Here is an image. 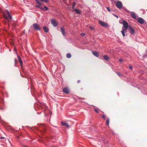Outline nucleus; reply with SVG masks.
Instances as JSON below:
<instances>
[{
	"label": "nucleus",
	"mask_w": 147,
	"mask_h": 147,
	"mask_svg": "<svg viewBox=\"0 0 147 147\" xmlns=\"http://www.w3.org/2000/svg\"><path fill=\"white\" fill-rule=\"evenodd\" d=\"M75 1H76V0H75Z\"/></svg>",
	"instance_id": "obj_41"
},
{
	"label": "nucleus",
	"mask_w": 147,
	"mask_h": 147,
	"mask_svg": "<svg viewBox=\"0 0 147 147\" xmlns=\"http://www.w3.org/2000/svg\"><path fill=\"white\" fill-rule=\"evenodd\" d=\"M117 74L120 77L122 76L119 72L117 73Z\"/></svg>",
	"instance_id": "obj_25"
},
{
	"label": "nucleus",
	"mask_w": 147,
	"mask_h": 147,
	"mask_svg": "<svg viewBox=\"0 0 147 147\" xmlns=\"http://www.w3.org/2000/svg\"><path fill=\"white\" fill-rule=\"evenodd\" d=\"M33 26L35 30L39 31L40 30V28L38 25L37 24L34 23L32 25Z\"/></svg>",
	"instance_id": "obj_3"
},
{
	"label": "nucleus",
	"mask_w": 147,
	"mask_h": 147,
	"mask_svg": "<svg viewBox=\"0 0 147 147\" xmlns=\"http://www.w3.org/2000/svg\"><path fill=\"white\" fill-rule=\"evenodd\" d=\"M92 53L93 54L94 56H96L97 57H98V52L95 51H92Z\"/></svg>",
	"instance_id": "obj_14"
},
{
	"label": "nucleus",
	"mask_w": 147,
	"mask_h": 147,
	"mask_svg": "<svg viewBox=\"0 0 147 147\" xmlns=\"http://www.w3.org/2000/svg\"><path fill=\"white\" fill-rule=\"evenodd\" d=\"M113 15L114 16H115V17H117V18H118V16H117V15H116L115 14H113Z\"/></svg>",
	"instance_id": "obj_34"
},
{
	"label": "nucleus",
	"mask_w": 147,
	"mask_h": 147,
	"mask_svg": "<svg viewBox=\"0 0 147 147\" xmlns=\"http://www.w3.org/2000/svg\"><path fill=\"white\" fill-rule=\"evenodd\" d=\"M129 68L130 69H132V67L131 66H129Z\"/></svg>",
	"instance_id": "obj_37"
},
{
	"label": "nucleus",
	"mask_w": 147,
	"mask_h": 147,
	"mask_svg": "<svg viewBox=\"0 0 147 147\" xmlns=\"http://www.w3.org/2000/svg\"><path fill=\"white\" fill-rule=\"evenodd\" d=\"M52 147H56V146H52Z\"/></svg>",
	"instance_id": "obj_40"
},
{
	"label": "nucleus",
	"mask_w": 147,
	"mask_h": 147,
	"mask_svg": "<svg viewBox=\"0 0 147 147\" xmlns=\"http://www.w3.org/2000/svg\"><path fill=\"white\" fill-rule=\"evenodd\" d=\"M76 2H75V1H73V4H72V8L73 9H75V8H74L75 6H76Z\"/></svg>",
	"instance_id": "obj_19"
},
{
	"label": "nucleus",
	"mask_w": 147,
	"mask_h": 147,
	"mask_svg": "<svg viewBox=\"0 0 147 147\" xmlns=\"http://www.w3.org/2000/svg\"><path fill=\"white\" fill-rule=\"evenodd\" d=\"M116 6L118 8L120 9L123 6L122 3L120 1H118L116 2Z\"/></svg>",
	"instance_id": "obj_5"
},
{
	"label": "nucleus",
	"mask_w": 147,
	"mask_h": 147,
	"mask_svg": "<svg viewBox=\"0 0 147 147\" xmlns=\"http://www.w3.org/2000/svg\"><path fill=\"white\" fill-rule=\"evenodd\" d=\"M137 21L140 24H143L144 22V20L141 18H138Z\"/></svg>",
	"instance_id": "obj_7"
},
{
	"label": "nucleus",
	"mask_w": 147,
	"mask_h": 147,
	"mask_svg": "<svg viewBox=\"0 0 147 147\" xmlns=\"http://www.w3.org/2000/svg\"><path fill=\"white\" fill-rule=\"evenodd\" d=\"M80 35L82 36H85V34L84 33H82Z\"/></svg>",
	"instance_id": "obj_27"
},
{
	"label": "nucleus",
	"mask_w": 147,
	"mask_h": 147,
	"mask_svg": "<svg viewBox=\"0 0 147 147\" xmlns=\"http://www.w3.org/2000/svg\"><path fill=\"white\" fill-rule=\"evenodd\" d=\"M61 125L65 126L66 127H69V125L66 122H61Z\"/></svg>",
	"instance_id": "obj_12"
},
{
	"label": "nucleus",
	"mask_w": 147,
	"mask_h": 147,
	"mask_svg": "<svg viewBox=\"0 0 147 147\" xmlns=\"http://www.w3.org/2000/svg\"><path fill=\"white\" fill-rule=\"evenodd\" d=\"M39 8L44 11V10H45L44 8H43L42 7H41V6H40V7Z\"/></svg>",
	"instance_id": "obj_28"
},
{
	"label": "nucleus",
	"mask_w": 147,
	"mask_h": 147,
	"mask_svg": "<svg viewBox=\"0 0 147 147\" xmlns=\"http://www.w3.org/2000/svg\"><path fill=\"white\" fill-rule=\"evenodd\" d=\"M44 31L46 32H48V28L46 26H44L43 28Z\"/></svg>",
	"instance_id": "obj_18"
},
{
	"label": "nucleus",
	"mask_w": 147,
	"mask_h": 147,
	"mask_svg": "<svg viewBox=\"0 0 147 147\" xmlns=\"http://www.w3.org/2000/svg\"><path fill=\"white\" fill-rule=\"evenodd\" d=\"M80 80H78V81H77V82H78V83H80Z\"/></svg>",
	"instance_id": "obj_38"
},
{
	"label": "nucleus",
	"mask_w": 147,
	"mask_h": 147,
	"mask_svg": "<svg viewBox=\"0 0 147 147\" xmlns=\"http://www.w3.org/2000/svg\"><path fill=\"white\" fill-rule=\"evenodd\" d=\"M119 22L120 24H122L123 25L124 27L125 28L124 29L127 30L128 29L129 25L127 22L126 21L122 19L121 20L119 21Z\"/></svg>",
	"instance_id": "obj_1"
},
{
	"label": "nucleus",
	"mask_w": 147,
	"mask_h": 147,
	"mask_svg": "<svg viewBox=\"0 0 147 147\" xmlns=\"http://www.w3.org/2000/svg\"><path fill=\"white\" fill-rule=\"evenodd\" d=\"M36 1L38 4L41 5V3L38 0H36Z\"/></svg>",
	"instance_id": "obj_22"
},
{
	"label": "nucleus",
	"mask_w": 147,
	"mask_h": 147,
	"mask_svg": "<svg viewBox=\"0 0 147 147\" xmlns=\"http://www.w3.org/2000/svg\"><path fill=\"white\" fill-rule=\"evenodd\" d=\"M44 8H45V9H44L45 10H44V11H46L47 10L49 9L47 7L45 6H44Z\"/></svg>",
	"instance_id": "obj_23"
},
{
	"label": "nucleus",
	"mask_w": 147,
	"mask_h": 147,
	"mask_svg": "<svg viewBox=\"0 0 147 147\" xmlns=\"http://www.w3.org/2000/svg\"><path fill=\"white\" fill-rule=\"evenodd\" d=\"M131 15L132 18L134 19L136 18L137 14L134 12L132 11L130 13Z\"/></svg>",
	"instance_id": "obj_10"
},
{
	"label": "nucleus",
	"mask_w": 147,
	"mask_h": 147,
	"mask_svg": "<svg viewBox=\"0 0 147 147\" xmlns=\"http://www.w3.org/2000/svg\"><path fill=\"white\" fill-rule=\"evenodd\" d=\"M103 59L106 61H107L109 60V58L107 55H105L103 56Z\"/></svg>",
	"instance_id": "obj_16"
},
{
	"label": "nucleus",
	"mask_w": 147,
	"mask_h": 147,
	"mask_svg": "<svg viewBox=\"0 0 147 147\" xmlns=\"http://www.w3.org/2000/svg\"><path fill=\"white\" fill-rule=\"evenodd\" d=\"M110 132L112 135L115 134V133L113 130H111Z\"/></svg>",
	"instance_id": "obj_29"
},
{
	"label": "nucleus",
	"mask_w": 147,
	"mask_h": 147,
	"mask_svg": "<svg viewBox=\"0 0 147 147\" xmlns=\"http://www.w3.org/2000/svg\"><path fill=\"white\" fill-rule=\"evenodd\" d=\"M119 62H122L123 61V60L121 59H120L119 60Z\"/></svg>",
	"instance_id": "obj_32"
},
{
	"label": "nucleus",
	"mask_w": 147,
	"mask_h": 147,
	"mask_svg": "<svg viewBox=\"0 0 147 147\" xmlns=\"http://www.w3.org/2000/svg\"><path fill=\"white\" fill-rule=\"evenodd\" d=\"M106 8L108 11H111V10L109 7H106Z\"/></svg>",
	"instance_id": "obj_26"
},
{
	"label": "nucleus",
	"mask_w": 147,
	"mask_h": 147,
	"mask_svg": "<svg viewBox=\"0 0 147 147\" xmlns=\"http://www.w3.org/2000/svg\"><path fill=\"white\" fill-rule=\"evenodd\" d=\"M128 27L129 31L131 34H133L135 33V30L130 25H129Z\"/></svg>",
	"instance_id": "obj_6"
},
{
	"label": "nucleus",
	"mask_w": 147,
	"mask_h": 147,
	"mask_svg": "<svg viewBox=\"0 0 147 147\" xmlns=\"http://www.w3.org/2000/svg\"><path fill=\"white\" fill-rule=\"evenodd\" d=\"M109 119H108L106 121V123L107 125L109 126Z\"/></svg>",
	"instance_id": "obj_21"
},
{
	"label": "nucleus",
	"mask_w": 147,
	"mask_h": 147,
	"mask_svg": "<svg viewBox=\"0 0 147 147\" xmlns=\"http://www.w3.org/2000/svg\"><path fill=\"white\" fill-rule=\"evenodd\" d=\"M63 92L66 94H69V88L67 87H65L64 88L63 90Z\"/></svg>",
	"instance_id": "obj_8"
},
{
	"label": "nucleus",
	"mask_w": 147,
	"mask_h": 147,
	"mask_svg": "<svg viewBox=\"0 0 147 147\" xmlns=\"http://www.w3.org/2000/svg\"><path fill=\"white\" fill-rule=\"evenodd\" d=\"M146 53L147 55H144L143 56L144 57H145L147 56V49H146Z\"/></svg>",
	"instance_id": "obj_31"
},
{
	"label": "nucleus",
	"mask_w": 147,
	"mask_h": 147,
	"mask_svg": "<svg viewBox=\"0 0 147 147\" xmlns=\"http://www.w3.org/2000/svg\"><path fill=\"white\" fill-rule=\"evenodd\" d=\"M73 11L76 12L77 14H80L81 13L80 11L78 9H73Z\"/></svg>",
	"instance_id": "obj_15"
},
{
	"label": "nucleus",
	"mask_w": 147,
	"mask_h": 147,
	"mask_svg": "<svg viewBox=\"0 0 147 147\" xmlns=\"http://www.w3.org/2000/svg\"><path fill=\"white\" fill-rule=\"evenodd\" d=\"M18 60L19 62V63L20 64V65L22 66L23 65V63L22 62L21 59L20 58L19 56H18Z\"/></svg>",
	"instance_id": "obj_17"
},
{
	"label": "nucleus",
	"mask_w": 147,
	"mask_h": 147,
	"mask_svg": "<svg viewBox=\"0 0 147 147\" xmlns=\"http://www.w3.org/2000/svg\"><path fill=\"white\" fill-rule=\"evenodd\" d=\"M41 5L38 4V5H36L35 6V7H36L40 8V6H41Z\"/></svg>",
	"instance_id": "obj_24"
},
{
	"label": "nucleus",
	"mask_w": 147,
	"mask_h": 147,
	"mask_svg": "<svg viewBox=\"0 0 147 147\" xmlns=\"http://www.w3.org/2000/svg\"><path fill=\"white\" fill-rule=\"evenodd\" d=\"M6 11H7V14L8 15V16H7L5 14L4 15V17H5V18L6 20H8V18H9L10 20H11L12 19V17L11 16L10 13L9 12L7 9L6 10Z\"/></svg>",
	"instance_id": "obj_2"
},
{
	"label": "nucleus",
	"mask_w": 147,
	"mask_h": 147,
	"mask_svg": "<svg viewBox=\"0 0 147 147\" xmlns=\"http://www.w3.org/2000/svg\"><path fill=\"white\" fill-rule=\"evenodd\" d=\"M71 55L70 53H68L66 54V57L67 58H70L71 57Z\"/></svg>",
	"instance_id": "obj_20"
},
{
	"label": "nucleus",
	"mask_w": 147,
	"mask_h": 147,
	"mask_svg": "<svg viewBox=\"0 0 147 147\" xmlns=\"http://www.w3.org/2000/svg\"><path fill=\"white\" fill-rule=\"evenodd\" d=\"M94 111H95L96 112V113H98V110H97V109H94Z\"/></svg>",
	"instance_id": "obj_33"
},
{
	"label": "nucleus",
	"mask_w": 147,
	"mask_h": 147,
	"mask_svg": "<svg viewBox=\"0 0 147 147\" xmlns=\"http://www.w3.org/2000/svg\"><path fill=\"white\" fill-rule=\"evenodd\" d=\"M102 118H104V119H105V118H106V116L104 115H102Z\"/></svg>",
	"instance_id": "obj_30"
},
{
	"label": "nucleus",
	"mask_w": 147,
	"mask_h": 147,
	"mask_svg": "<svg viewBox=\"0 0 147 147\" xmlns=\"http://www.w3.org/2000/svg\"><path fill=\"white\" fill-rule=\"evenodd\" d=\"M126 11L128 13H129L130 11H129L128 10H126Z\"/></svg>",
	"instance_id": "obj_39"
},
{
	"label": "nucleus",
	"mask_w": 147,
	"mask_h": 147,
	"mask_svg": "<svg viewBox=\"0 0 147 147\" xmlns=\"http://www.w3.org/2000/svg\"><path fill=\"white\" fill-rule=\"evenodd\" d=\"M60 30L62 35L64 36H65V34L64 28L63 27H61L60 28Z\"/></svg>",
	"instance_id": "obj_11"
},
{
	"label": "nucleus",
	"mask_w": 147,
	"mask_h": 147,
	"mask_svg": "<svg viewBox=\"0 0 147 147\" xmlns=\"http://www.w3.org/2000/svg\"><path fill=\"white\" fill-rule=\"evenodd\" d=\"M90 28L92 29H94V28L93 26H90Z\"/></svg>",
	"instance_id": "obj_36"
},
{
	"label": "nucleus",
	"mask_w": 147,
	"mask_h": 147,
	"mask_svg": "<svg viewBox=\"0 0 147 147\" xmlns=\"http://www.w3.org/2000/svg\"><path fill=\"white\" fill-rule=\"evenodd\" d=\"M122 28H123V29H122V31H121V32L123 36H125V32L126 31V30H127L124 29L123 28V27Z\"/></svg>",
	"instance_id": "obj_13"
},
{
	"label": "nucleus",
	"mask_w": 147,
	"mask_h": 147,
	"mask_svg": "<svg viewBox=\"0 0 147 147\" xmlns=\"http://www.w3.org/2000/svg\"><path fill=\"white\" fill-rule=\"evenodd\" d=\"M51 24L54 27H56L57 26V24L54 20L53 19H52L51 20Z\"/></svg>",
	"instance_id": "obj_9"
},
{
	"label": "nucleus",
	"mask_w": 147,
	"mask_h": 147,
	"mask_svg": "<svg viewBox=\"0 0 147 147\" xmlns=\"http://www.w3.org/2000/svg\"><path fill=\"white\" fill-rule=\"evenodd\" d=\"M99 23L100 25L102 26L105 27H107L108 26V25L107 23L105 22H104L102 21L99 20Z\"/></svg>",
	"instance_id": "obj_4"
},
{
	"label": "nucleus",
	"mask_w": 147,
	"mask_h": 147,
	"mask_svg": "<svg viewBox=\"0 0 147 147\" xmlns=\"http://www.w3.org/2000/svg\"><path fill=\"white\" fill-rule=\"evenodd\" d=\"M4 138V137H3L1 136V137H0V139H3Z\"/></svg>",
	"instance_id": "obj_35"
}]
</instances>
